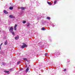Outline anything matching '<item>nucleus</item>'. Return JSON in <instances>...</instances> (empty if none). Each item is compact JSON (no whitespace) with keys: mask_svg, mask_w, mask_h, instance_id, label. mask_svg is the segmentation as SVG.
Listing matches in <instances>:
<instances>
[{"mask_svg":"<svg viewBox=\"0 0 75 75\" xmlns=\"http://www.w3.org/2000/svg\"><path fill=\"white\" fill-rule=\"evenodd\" d=\"M15 40H18L19 38V36H16L15 38Z\"/></svg>","mask_w":75,"mask_h":75,"instance_id":"5","label":"nucleus"},{"mask_svg":"<svg viewBox=\"0 0 75 75\" xmlns=\"http://www.w3.org/2000/svg\"><path fill=\"white\" fill-rule=\"evenodd\" d=\"M47 54H48L47 53H45V56H47Z\"/></svg>","mask_w":75,"mask_h":75,"instance_id":"23","label":"nucleus"},{"mask_svg":"<svg viewBox=\"0 0 75 75\" xmlns=\"http://www.w3.org/2000/svg\"><path fill=\"white\" fill-rule=\"evenodd\" d=\"M13 30V27H11L9 30V31H10V32H12Z\"/></svg>","mask_w":75,"mask_h":75,"instance_id":"2","label":"nucleus"},{"mask_svg":"<svg viewBox=\"0 0 75 75\" xmlns=\"http://www.w3.org/2000/svg\"><path fill=\"white\" fill-rule=\"evenodd\" d=\"M0 32H1V30H0Z\"/></svg>","mask_w":75,"mask_h":75,"instance_id":"27","label":"nucleus"},{"mask_svg":"<svg viewBox=\"0 0 75 75\" xmlns=\"http://www.w3.org/2000/svg\"><path fill=\"white\" fill-rule=\"evenodd\" d=\"M13 8L12 7H11L9 8L10 10H12Z\"/></svg>","mask_w":75,"mask_h":75,"instance_id":"11","label":"nucleus"},{"mask_svg":"<svg viewBox=\"0 0 75 75\" xmlns=\"http://www.w3.org/2000/svg\"><path fill=\"white\" fill-rule=\"evenodd\" d=\"M22 70H21H21H20V71H21Z\"/></svg>","mask_w":75,"mask_h":75,"instance_id":"28","label":"nucleus"},{"mask_svg":"<svg viewBox=\"0 0 75 75\" xmlns=\"http://www.w3.org/2000/svg\"><path fill=\"white\" fill-rule=\"evenodd\" d=\"M28 70H29V69H28V68H27L26 70V72H28Z\"/></svg>","mask_w":75,"mask_h":75,"instance_id":"8","label":"nucleus"},{"mask_svg":"<svg viewBox=\"0 0 75 75\" xmlns=\"http://www.w3.org/2000/svg\"><path fill=\"white\" fill-rule=\"evenodd\" d=\"M2 65H6V63H2Z\"/></svg>","mask_w":75,"mask_h":75,"instance_id":"15","label":"nucleus"},{"mask_svg":"<svg viewBox=\"0 0 75 75\" xmlns=\"http://www.w3.org/2000/svg\"><path fill=\"white\" fill-rule=\"evenodd\" d=\"M12 33L13 35H14L15 34L14 32H12Z\"/></svg>","mask_w":75,"mask_h":75,"instance_id":"18","label":"nucleus"},{"mask_svg":"<svg viewBox=\"0 0 75 75\" xmlns=\"http://www.w3.org/2000/svg\"><path fill=\"white\" fill-rule=\"evenodd\" d=\"M23 59L24 60H25V61H27V59L25 58H23Z\"/></svg>","mask_w":75,"mask_h":75,"instance_id":"14","label":"nucleus"},{"mask_svg":"<svg viewBox=\"0 0 75 75\" xmlns=\"http://www.w3.org/2000/svg\"><path fill=\"white\" fill-rule=\"evenodd\" d=\"M17 27V25L16 24H15V27H14V30H16L17 28L16 27Z\"/></svg>","mask_w":75,"mask_h":75,"instance_id":"4","label":"nucleus"},{"mask_svg":"<svg viewBox=\"0 0 75 75\" xmlns=\"http://www.w3.org/2000/svg\"><path fill=\"white\" fill-rule=\"evenodd\" d=\"M42 30H45V28H42Z\"/></svg>","mask_w":75,"mask_h":75,"instance_id":"16","label":"nucleus"},{"mask_svg":"<svg viewBox=\"0 0 75 75\" xmlns=\"http://www.w3.org/2000/svg\"><path fill=\"white\" fill-rule=\"evenodd\" d=\"M20 61L18 62V64H17L18 65V64H20Z\"/></svg>","mask_w":75,"mask_h":75,"instance_id":"22","label":"nucleus"},{"mask_svg":"<svg viewBox=\"0 0 75 75\" xmlns=\"http://www.w3.org/2000/svg\"><path fill=\"white\" fill-rule=\"evenodd\" d=\"M5 72H6V73H8L9 72V71H5Z\"/></svg>","mask_w":75,"mask_h":75,"instance_id":"20","label":"nucleus"},{"mask_svg":"<svg viewBox=\"0 0 75 75\" xmlns=\"http://www.w3.org/2000/svg\"><path fill=\"white\" fill-rule=\"evenodd\" d=\"M64 71H66V69H64Z\"/></svg>","mask_w":75,"mask_h":75,"instance_id":"25","label":"nucleus"},{"mask_svg":"<svg viewBox=\"0 0 75 75\" xmlns=\"http://www.w3.org/2000/svg\"><path fill=\"white\" fill-rule=\"evenodd\" d=\"M10 71H13V69H11L10 70Z\"/></svg>","mask_w":75,"mask_h":75,"instance_id":"24","label":"nucleus"},{"mask_svg":"<svg viewBox=\"0 0 75 75\" xmlns=\"http://www.w3.org/2000/svg\"><path fill=\"white\" fill-rule=\"evenodd\" d=\"M4 44L5 45H7V40H6V41L5 42Z\"/></svg>","mask_w":75,"mask_h":75,"instance_id":"7","label":"nucleus"},{"mask_svg":"<svg viewBox=\"0 0 75 75\" xmlns=\"http://www.w3.org/2000/svg\"><path fill=\"white\" fill-rule=\"evenodd\" d=\"M30 26V24L28 23V25H27V27H29Z\"/></svg>","mask_w":75,"mask_h":75,"instance_id":"19","label":"nucleus"},{"mask_svg":"<svg viewBox=\"0 0 75 75\" xmlns=\"http://www.w3.org/2000/svg\"><path fill=\"white\" fill-rule=\"evenodd\" d=\"M47 3L50 5H51V4H51V3L49 2H47Z\"/></svg>","mask_w":75,"mask_h":75,"instance_id":"12","label":"nucleus"},{"mask_svg":"<svg viewBox=\"0 0 75 75\" xmlns=\"http://www.w3.org/2000/svg\"><path fill=\"white\" fill-rule=\"evenodd\" d=\"M23 45L21 46V48H24V47H27V45L25 44V43H23Z\"/></svg>","mask_w":75,"mask_h":75,"instance_id":"1","label":"nucleus"},{"mask_svg":"<svg viewBox=\"0 0 75 75\" xmlns=\"http://www.w3.org/2000/svg\"><path fill=\"white\" fill-rule=\"evenodd\" d=\"M4 13L5 14H8V12L6 11L5 10H4Z\"/></svg>","mask_w":75,"mask_h":75,"instance_id":"6","label":"nucleus"},{"mask_svg":"<svg viewBox=\"0 0 75 75\" xmlns=\"http://www.w3.org/2000/svg\"><path fill=\"white\" fill-rule=\"evenodd\" d=\"M3 45V43L1 44L0 45V47H1V45Z\"/></svg>","mask_w":75,"mask_h":75,"instance_id":"21","label":"nucleus"},{"mask_svg":"<svg viewBox=\"0 0 75 75\" xmlns=\"http://www.w3.org/2000/svg\"><path fill=\"white\" fill-rule=\"evenodd\" d=\"M57 1H55L54 2V4H56L57 3Z\"/></svg>","mask_w":75,"mask_h":75,"instance_id":"17","label":"nucleus"},{"mask_svg":"<svg viewBox=\"0 0 75 75\" xmlns=\"http://www.w3.org/2000/svg\"><path fill=\"white\" fill-rule=\"evenodd\" d=\"M47 19H48V20H50L51 19V18L50 17H47Z\"/></svg>","mask_w":75,"mask_h":75,"instance_id":"13","label":"nucleus"},{"mask_svg":"<svg viewBox=\"0 0 75 75\" xmlns=\"http://www.w3.org/2000/svg\"><path fill=\"white\" fill-rule=\"evenodd\" d=\"M25 23H26V21H23V24H25Z\"/></svg>","mask_w":75,"mask_h":75,"instance_id":"10","label":"nucleus"},{"mask_svg":"<svg viewBox=\"0 0 75 75\" xmlns=\"http://www.w3.org/2000/svg\"><path fill=\"white\" fill-rule=\"evenodd\" d=\"M9 17L11 18H14V16L13 15H10L9 16Z\"/></svg>","mask_w":75,"mask_h":75,"instance_id":"3","label":"nucleus"},{"mask_svg":"<svg viewBox=\"0 0 75 75\" xmlns=\"http://www.w3.org/2000/svg\"><path fill=\"white\" fill-rule=\"evenodd\" d=\"M1 47L0 46V50H1Z\"/></svg>","mask_w":75,"mask_h":75,"instance_id":"26","label":"nucleus"},{"mask_svg":"<svg viewBox=\"0 0 75 75\" xmlns=\"http://www.w3.org/2000/svg\"><path fill=\"white\" fill-rule=\"evenodd\" d=\"M22 10H25V8L22 7L21 8Z\"/></svg>","mask_w":75,"mask_h":75,"instance_id":"9","label":"nucleus"}]
</instances>
